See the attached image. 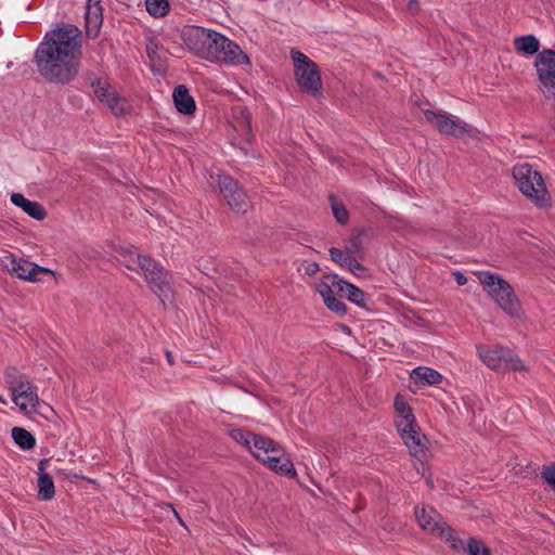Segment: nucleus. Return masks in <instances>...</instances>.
Segmentation results:
<instances>
[{"label":"nucleus","mask_w":555,"mask_h":555,"mask_svg":"<svg viewBox=\"0 0 555 555\" xmlns=\"http://www.w3.org/2000/svg\"><path fill=\"white\" fill-rule=\"evenodd\" d=\"M512 173L522 195L537 207L545 208L550 206L551 195L541 172L537 168L528 163L516 164Z\"/></svg>","instance_id":"5"},{"label":"nucleus","mask_w":555,"mask_h":555,"mask_svg":"<svg viewBox=\"0 0 555 555\" xmlns=\"http://www.w3.org/2000/svg\"><path fill=\"white\" fill-rule=\"evenodd\" d=\"M251 454L257 460H260V456L266 455H269V457H281L287 455L282 446L264 436L255 441V450L251 451Z\"/></svg>","instance_id":"15"},{"label":"nucleus","mask_w":555,"mask_h":555,"mask_svg":"<svg viewBox=\"0 0 555 555\" xmlns=\"http://www.w3.org/2000/svg\"><path fill=\"white\" fill-rule=\"evenodd\" d=\"M116 116L125 113V101L115 92L111 94L103 102Z\"/></svg>","instance_id":"30"},{"label":"nucleus","mask_w":555,"mask_h":555,"mask_svg":"<svg viewBox=\"0 0 555 555\" xmlns=\"http://www.w3.org/2000/svg\"><path fill=\"white\" fill-rule=\"evenodd\" d=\"M149 59L153 64L160 63L162 54L165 53V50L162 44L158 43L155 39H150L145 47Z\"/></svg>","instance_id":"31"},{"label":"nucleus","mask_w":555,"mask_h":555,"mask_svg":"<svg viewBox=\"0 0 555 555\" xmlns=\"http://www.w3.org/2000/svg\"><path fill=\"white\" fill-rule=\"evenodd\" d=\"M182 39L191 52L209 62L230 65L249 63L240 46L218 31L189 25L182 31Z\"/></svg>","instance_id":"2"},{"label":"nucleus","mask_w":555,"mask_h":555,"mask_svg":"<svg viewBox=\"0 0 555 555\" xmlns=\"http://www.w3.org/2000/svg\"><path fill=\"white\" fill-rule=\"evenodd\" d=\"M218 186L228 205L236 214H245L249 208V201L245 191L230 176L220 175Z\"/></svg>","instance_id":"10"},{"label":"nucleus","mask_w":555,"mask_h":555,"mask_svg":"<svg viewBox=\"0 0 555 555\" xmlns=\"http://www.w3.org/2000/svg\"><path fill=\"white\" fill-rule=\"evenodd\" d=\"M5 382L12 392L13 402L25 412L35 410L39 405L38 387L35 386L27 375L16 367H8L4 372Z\"/></svg>","instance_id":"6"},{"label":"nucleus","mask_w":555,"mask_h":555,"mask_svg":"<svg viewBox=\"0 0 555 555\" xmlns=\"http://www.w3.org/2000/svg\"><path fill=\"white\" fill-rule=\"evenodd\" d=\"M442 533L437 534V537H440L444 539L447 542L451 544V547L455 551H466L464 541L457 535L456 531L453 530L450 526L447 525V522L443 524L441 527Z\"/></svg>","instance_id":"26"},{"label":"nucleus","mask_w":555,"mask_h":555,"mask_svg":"<svg viewBox=\"0 0 555 555\" xmlns=\"http://www.w3.org/2000/svg\"><path fill=\"white\" fill-rule=\"evenodd\" d=\"M478 280L505 313L517 320L524 319L520 301L506 280L489 271L480 272Z\"/></svg>","instance_id":"4"},{"label":"nucleus","mask_w":555,"mask_h":555,"mask_svg":"<svg viewBox=\"0 0 555 555\" xmlns=\"http://www.w3.org/2000/svg\"><path fill=\"white\" fill-rule=\"evenodd\" d=\"M173 102L178 112L184 115H192L195 109V101L190 95L189 89L184 85H179L172 93Z\"/></svg>","instance_id":"20"},{"label":"nucleus","mask_w":555,"mask_h":555,"mask_svg":"<svg viewBox=\"0 0 555 555\" xmlns=\"http://www.w3.org/2000/svg\"><path fill=\"white\" fill-rule=\"evenodd\" d=\"M330 256L331 259L337 263H339L341 267L345 266L347 258L350 256L347 250L343 251L339 248L332 247L330 248Z\"/></svg>","instance_id":"38"},{"label":"nucleus","mask_w":555,"mask_h":555,"mask_svg":"<svg viewBox=\"0 0 555 555\" xmlns=\"http://www.w3.org/2000/svg\"><path fill=\"white\" fill-rule=\"evenodd\" d=\"M515 49L527 55L539 53L540 42L533 35L517 37L514 40Z\"/></svg>","instance_id":"23"},{"label":"nucleus","mask_w":555,"mask_h":555,"mask_svg":"<svg viewBox=\"0 0 555 555\" xmlns=\"http://www.w3.org/2000/svg\"><path fill=\"white\" fill-rule=\"evenodd\" d=\"M94 94L103 103L104 100L111 94L112 90L106 81L98 80L91 85Z\"/></svg>","instance_id":"34"},{"label":"nucleus","mask_w":555,"mask_h":555,"mask_svg":"<svg viewBox=\"0 0 555 555\" xmlns=\"http://www.w3.org/2000/svg\"><path fill=\"white\" fill-rule=\"evenodd\" d=\"M410 378L416 385L433 386V385H438L439 383H441L443 377L438 371H436L431 367L417 366L412 370V372L410 374Z\"/></svg>","instance_id":"21"},{"label":"nucleus","mask_w":555,"mask_h":555,"mask_svg":"<svg viewBox=\"0 0 555 555\" xmlns=\"http://www.w3.org/2000/svg\"><path fill=\"white\" fill-rule=\"evenodd\" d=\"M465 547L467 555H491L490 548L476 538H469Z\"/></svg>","instance_id":"29"},{"label":"nucleus","mask_w":555,"mask_h":555,"mask_svg":"<svg viewBox=\"0 0 555 555\" xmlns=\"http://www.w3.org/2000/svg\"><path fill=\"white\" fill-rule=\"evenodd\" d=\"M0 403L7 404V400L3 398V396L0 395Z\"/></svg>","instance_id":"47"},{"label":"nucleus","mask_w":555,"mask_h":555,"mask_svg":"<svg viewBox=\"0 0 555 555\" xmlns=\"http://www.w3.org/2000/svg\"><path fill=\"white\" fill-rule=\"evenodd\" d=\"M542 478L555 490V464L543 467Z\"/></svg>","instance_id":"39"},{"label":"nucleus","mask_w":555,"mask_h":555,"mask_svg":"<svg viewBox=\"0 0 555 555\" xmlns=\"http://www.w3.org/2000/svg\"><path fill=\"white\" fill-rule=\"evenodd\" d=\"M399 434L413 456L417 457L424 454L425 436L421 434L418 425L413 426L411 430L402 428Z\"/></svg>","instance_id":"16"},{"label":"nucleus","mask_w":555,"mask_h":555,"mask_svg":"<svg viewBox=\"0 0 555 555\" xmlns=\"http://www.w3.org/2000/svg\"><path fill=\"white\" fill-rule=\"evenodd\" d=\"M330 199H331L332 211H333L335 219L337 220L338 223L346 224L349 220L348 210L346 209V207L343 204L336 202L333 195L330 196Z\"/></svg>","instance_id":"32"},{"label":"nucleus","mask_w":555,"mask_h":555,"mask_svg":"<svg viewBox=\"0 0 555 555\" xmlns=\"http://www.w3.org/2000/svg\"><path fill=\"white\" fill-rule=\"evenodd\" d=\"M411 406L409 403L404 400L402 396L399 393L395 398V410L399 414L401 413H408L410 412Z\"/></svg>","instance_id":"40"},{"label":"nucleus","mask_w":555,"mask_h":555,"mask_svg":"<svg viewBox=\"0 0 555 555\" xmlns=\"http://www.w3.org/2000/svg\"><path fill=\"white\" fill-rule=\"evenodd\" d=\"M319 270H320V268L317 262H310L305 267V272L309 276L314 275Z\"/></svg>","instance_id":"42"},{"label":"nucleus","mask_w":555,"mask_h":555,"mask_svg":"<svg viewBox=\"0 0 555 555\" xmlns=\"http://www.w3.org/2000/svg\"><path fill=\"white\" fill-rule=\"evenodd\" d=\"M86 35L89 38H95L99 33L100 28L103 22L102 17V7L100 5V2H95L94 4H88L86 15Z\"/></svg>","instance_id":"19"},{"label":"nucleus","mask_w":555,"mask_h":555,"mask_svg":"<svg viewBox=\"0 0 555 555\" xmlns=\"http://www.w3.org/2000/svg\"><path fill=\"white\" fill-rule=\"evenodd\" d=\"M455 281H456V283L459 285H465L466 282H467V278L464 274H462L460 272H456L455 273Z\"/></svg>","instance_id":"44"},{"label":"nucleus","mask_w":555,"mask_h":555,"mask_svg":"<svg viewBox=\"0 0 555 555\" xmlns=\"http://www.w3.org/2000/svg\"><path fill=\"white\" fill-rule=\"evenodd\" d=\"M481 361L491 370L499 373L527 371V366L514 351L507 347L486 349L476 346Z\"/></svg>","instance_id":"7"},{"label":"nucleus","mask_w":555,"mask_h":555,"mask_svg":"<svg viewBox=\"0 0 555 555\" xmlns=\"http://www.w3.org/2000/svg\"><path fill=\"white\" fill-rule=\"evenodd\" d=\"M534 67L541 91L546 98L555 99V50L540 51L535 56Z\"/></svg>","instance_id":"9"},{"label":"nucleus","mask_w":555,"mask_h":555,"mask_svg":"<svg viewBox=\"0 0 555 555\" xmlns=\"http://www.w3.org/2000/svg\"><path fill=\"white\" fill-rule=\"evenodd\" d=\"M82 31L73 24L62 23L48 31L37 47L34 63L47 81L67 85L81 66Z\"/></svg>","instance_id":"1"},{"label":"nucleus","mask_w":555,"mask_h":555,"mask_svg":"<svg viewBox=\"0 0 555 555\" xmlns=\"http://www.w3.org/2000/svg\"><path fill=\"white\" fill-rule=\"evenodd\" d=\"M295 77L300 89L315 98L322 95L321 75L315 63L295 70Z\"/></svg>","instance_id":"12"},{"label":"nucleus","mask_w":555,"mask_h":555,"mask_svg":"<svg viewBox=\"0 0 555 555\" xmlns=\"http://www.w3.org/2000/svg\"><path fill=\"white\" fill-rule=\"evenodd\" d=\"M291 56L294 62L295 70L297 68H304L305 66H310L311 63H313L306 54L296 49H292Z\"/></svg>","instance_id":"37"},{"label":"nucleus","mask_w":555,"mask_h":555,"mask_svg":"<svg viewBox=\"0 0 555 555\" xmlns=\"http://www.w3.org/2000/svg\"><path fill=\"white\" fill-rule=\"evenodd\" d=\"M333 282L337 283L338 291L345 294L351 302L361 308L366 306L365 293L362 289L349 282L336 280V278H333Z\"/></svg>","instance_id":"22"},{"label":"nucleus","mask_w":555,"mask_h":555,"mask_svg":"<svg viewBox=\"0 0 555 555\" xmlns=\"http://www.w3.org/2000/svg\"><path fill=\"white\" fill-rule=\"evenodd\" d=\"M415 517L423 530L434 535L441 534L443 532L441 527L446 521H443L442 516L434 507L415 506Z\"/></svg>","instance_id":"13"},{"label":"nucleus","mask_w":555,"mask_h":555,"mask_svg":"<svg viewBox=\"0 0 555 555\" xmlns=\"http://www.w3.org/2000/svg\"><path fill=\"white\" fill-rule=\"evenodd\" d=\"M421 111L423 112L426 121L442 134L451 135L456 139H463L466 135H475V129L470 125L459 118L454 119L451 115L444 112H436L429 108H421Z\"/></svg>","instance_id":"8"},{"label":"nucleus","mask_w":555,"mask_h":555,"mask_svg":"<svg viewBox=\"0 0 555 555\" xmlns=\"http://www.w3.org/2000/svg\"><path fill=\"white\" fill-rule=\"evenodd\" d=\"M333 278L339 280L337 275H327L315 285V289L322 296L323 301L333 296V287H337V283L333 282Z\"/></svg>","instance_id":"28"},{"label":"nucleus","mask_w":555,"mask_h":555,"mask_svg":"<svg viewBox=\"0 0 555 555\" xmlns=\"http://www.w3.org/2000/svg\"><path fill=\"white\" fill-rule=\"evenodd\" d=\"M269 469L288 478H296L297 472L288 455L281 457L260 456V460Z\"/></svg>","instance_id":"14"},{"label":"nucleus","mask_w":555,"mask_h":555,"mask_svg":"<svg viewBox=\"0 0 555 555\" xmlns=\"http://www.w3.org/2000/svg\"><path fill=\"white\" fill-rule=\"evenodd\" d=\"M122 257L125 258L122 263L127 269L135 270L138 267L141 269L151 289L165 304V299L169 298L172 293L171 274L159 262L149 256L127 251L122 254Z\"/></svg>","instance_id":"3"},{"label":"nucleus","mask_w":555,"mask_h":555,"mask_svg":"<svg viewBox=\"0 0 555 555\" xmlns=\"http://www.w3.org/2000/svg\"><path fill=\"white\" fill-rule=\"evenodd\" d=\"M7 269L13 276L29 282L40 281V274L52 273L51 270L44 267L16 257H12L10 259V263L7 264Z\"/></svg>","instance_id":"11"},{"label":"nucleus","mask_w":555,"mask_h":555,"mask_svg":"<svg viewBox=\"0 0 555 555\" xmlns=\"http://www.w3.org/2000/svg\"><path fill=\"white\" fill-rule=\"evenodd\" d=\"M230 436L238 443L247 447L249 451L251 452L255 450V441L258 438H262L263 436L254 434L251 431L242 429V428H235L230 431Z\"/></svg>","instance_id":"24"},{"label":"nucleus","mask_w":555,"mask_h":555,"mask_svg":"<svg viewBox=\"0 0 555 555\" xmlns=\"http://www.w3.org/2000/svg\"><path fill=\"white\" fill-rule=\"evenodd\" d=\"M48 460H41L38 465V498L42 501L51 500L55 494V488L52 477L46 473Z\"/></svg>","instance_id":"18"},{"label":"nucleus","mask_w":555,"mask_h":555,"mask_svg":"<svg viewBox=\"0 0 555 555\" xmlns=\"http://www.w3.org/2000/svg\"><path fill=\"white\" fill-rule=\"evenodd\" d=\"M12 438L14 442L23 450H30L36 444L35 437L25 428L14 427L12 429Z\"/></svg>","instance_id":"25"},{"label":"nucleus","mask_w":555,"mask_h":555,"mask_svg":"<svg viewBox=\"0 0 555 555\" xmlns=\"http://www.w3.org/2000/svg\"><path fill=\"white\" fill-rule=\"evenodd\" d=\"M147 12L155 17H162L167 14L169 10L168 0H145Z\"/></svg>","instance_id":"27"},{"label":"nucleus","mask_w":555,"mask_h":555,"mask_svg":"<svg viewBox=\"0 0 555 555\" xmlns=\"http://www.w3.org/2000/svg\"><path fill=\"white\" fill-rule=\"evenodd\" d=\"M167 506H168V507H170V508L172 509L173 515H175V517L177 518V520L179 521V524H180L181 526H183L184 528H186V526H185L184 521L182 520L181 516H180V515H179V513L176 511V508L173 507V505H172V504H170V503H168V504H167Z\"/></svg>","instance_id":"45"},{"label":"nucleus","mask_w":555,"mask_h":555,"mask_svg":"<svg viewBox=\"0 0 555 555\" xmlns=\"http://www.w3.org/2000/svg\"><path fill=\"white\" fill-rule=\"evenodd\" d=\"M11 202L15 206L22 208L29 217L38 221L43 220L47 216V212L40 203L30 201L21 193H13L11 195Z\"/></svg>","instance_id":"17"},{"label":"nucleus","mask_w":555,"mask_h":555,"mask_svg":"<svg viewBox=\"0 0 555 555\" xmlns=\"http://www.w3.org/2000/svg\"><path fill=\"white\" fill-rule=\"evenodd\" d=\"M348 268L352 273L356 271L364 270V267L356 259V256L350 255L344 266Z\"/></svg>","instance_id":"41"},{"label":"nucleus","mask_w":555,"mask_h":555,"mask_svg":"<svg viewBox=\"0 0 555 555\" xmlns=\"http://www.w3.org/2000/svg\"><path fill=\"white\" fill-rule=\"evenodd\" d=\"M242 116L244 118V126L245 128L250 131L251 125H250V116L247 111H242Z\"/></svg>","instance_id":"43"},{"label":"nucleus","mask_w":555,"mask_h":555,"mask_svg":"<svg viewBox=\"0 0 555 555\" xmlns=\"http://www.w3.org/2000/svg\"><path fill=\"white\" fill-rule=\"evenodd\" d=\"M398 416L397 428L399 433L402 431V428H409V430H411L413 426L416 427L417 423L412 409H410L409 415L408 413H401Z\"/></svg>","instance_id":"33"},{"label":"nucleus","mask_w":555,"mask_h":555,"mask_svg":"<svg viewBox=\"0 0 555 555\" xmlns=\"http://www.w3.org/2000/svg\"><path fill=\"white\" fill-rule=\"evenodd\" d=\"M346 250L349 255L358 256L362 253V235L361 233L352 235L346 246Z\"/></svg>","instance_id":"35"},{"label":"nucleus","mask_w":555,"mask_h":555,"mask_svg":"<svg viewBox=\"0 0 555 555\" xmlns=\"http://www.w3.org/2000/svg\"><path fill=\"white\" fill-rule=\"evenodd\" d=\"M324 304L327 307V309L339 315H344L347 312L346 305L341 300L337 299L334 295L331 296L330 298H326Z\"/></svg>","instance_id":"36"},{"label":"nucleus","mask_w":555,"mask_h":555,"mask_svg":"<svg viewBox=\"0 0 555 555\" xmlns=\"http://www.w3.org/2000/svg\"><path fill=\"white\" fill-rule=\"evenodd\" d=\"M166 358H167L168 363L170 365H172L173 364V357H172L171 352L167 351L166 352Z\"/></svg>","instance_id":"46"}]
</instances>
